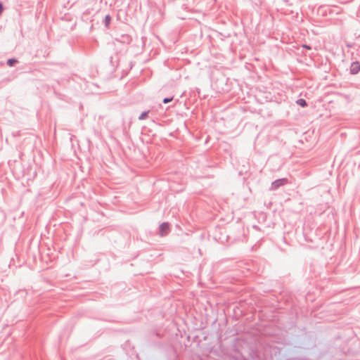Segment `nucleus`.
<instances>
[{
    "label": "nucleus",
    "mask_w": 360,
    "mask_h": 360,
    "mask_svg": "<svg viewBox=\"0 0 360 360\" xmlns=\"http://www.w3.org/2000/svg\"><path fill=\"white\" fill-rule=\"evenodd\" d=\"M350 70L352 74H356L360 70V63L354 62L352 63Z\"/></svg>",
    "instance_id": "1"
},
{
    "label": "nucleus",
    "mask_w": 360,
    "mask_h": 360,
    "mask_svg": "<svg viewBox=\"0 0 360 360\" xmlns=\"http://www.w3.org/2000/svg\"><path fill=\"white\" fill-rule=\"evenodd\" d=\"M160 231L162 236L167 234L169 231V224L167 223L162 224L160 227Z\"/></svg>",
    "instance_id": "2"
},
{
    "label": "nucleus",
    "mask_w": 360,
    "mask_h": 360,
    "mask_svg": "<svg viewBox=\"0 0 360 360\" xmlns=\"http://www.w3.org/2000/svg\"><path fill=\"white\" fill-rule=\"evenodd\" d=\"M285 184V181L281 179V180H278V181H276L275 182H274L272 184V186H273V188H278V186H280L281 185H283Z\"/></svg>",
    "instance_id": "3"
},
{
    "label": "nucleus",
    "mask_w": 360,
    "mask_h": 360,
    "mask_svg": "<svg viewBox=\"0 0 360 360\" xmlns=\"http://www.w3.org/2000/svg\"><path fill=\"white\" fill-rule=\"evenodd\" d=\"M297 103L298 105H300L302 107H304L307 105L306 101L304 99H299L297 101Z\"/></svg>",
    "instance_id": "4"
},
{
    "label": "nucleus",
    "mask_w": 360,
    "mask_h": 360,
    "mask_svg": "<svg viewBox=\"0 0 360 360\" xmlns=\"http://www.w3.org/2000/svg\"><path fill=\"white\" fill-rule=\"evenodd\" d=\"M17 63V60L15 59H9L7 62L9 66H13L14 64Z\"/></svg>",
    "instance_id": "5"
},
{
    "label": "nucleus",
    "mask_w": 360,
    "mask_h": 360,
    "mask_svg": "<svg viewBox=\"0 0 360 360\" xmlns=\"http://www.w3.org/2000/svg\"><path fill=\"white\" fill-rule=\"evenodd\" d=\"M110 20H111V18H110V15H108L105 16V22L106 26L109 25Z\"/></svg>",
    "instance_id": "6"
},
{
    "label": "nucleus",
    "mask_w": 360,
    "mask_h": 360,
    "mask_svg": "<svg viewBox=\"0 0 360 360\" xmlns=\"http://www.w3.org/2000/svg\"><path fill=\"white\" fill-rule=\"evenodd\" d=\"M147 116H148V112H143L140 115L139 120H144V119H146L147 117Z\"/></svg>",
    "instance_id": "7"
},
{
    "label": "nucleus",
    "mask_w": 360,
    "mask_h": 360,
    "mask_svg": "<svg viewBox=\"0 0 360 360\" xmlns=\"http://www.w3.org/2000/svg\"><path fill=\"white\" fill-rule=\"evenodd\" d=\"M172 99H173V98H165V99L163 100V102H164L165 103H169V102L172 101Z\"/></svg>",
    "instance_id": "8"
},
{
    "label": "nucleus",
    "mask_w": 360,
    "mask_h": 360,
    "mask_svg": "<svg viewBox=\"0 0 360 360\" xmlns=\"http://www.w3.org/2000/svg\"><path fill=\"white\" fill-rule=\"evenodd\" d=\"M3 11H4L3 4L1 3H0V15L2 13Z\"/></svg>",
    "instance_id": "9"
},
{
    "label": "nucleus",
    "mask_w": 360,
    "mask_h": 360,
    "mask_svg": "<svg viewBox=\"0 0 360 360\" xmlns=\"http://www.w3.org/2000/svg\"><path fill=\"white\" fill-rule=\"evenodd\" d=\"M303 47L307 49H311V47L307 45H303Z\"/></svg>",
    "instance_id": "10"
}]
</instances>
